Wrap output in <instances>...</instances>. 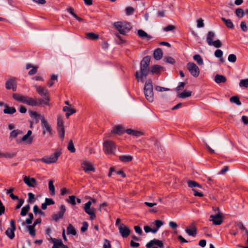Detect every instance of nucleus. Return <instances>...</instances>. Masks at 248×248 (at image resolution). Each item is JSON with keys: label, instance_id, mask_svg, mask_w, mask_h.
<instances>
[{"label": "nucleus", "instance_id": "1", "mask_svg": "<svg viewBox=\"0 0 248 248\" xmlns=\"http://www.w3.org/2000/svg\"><path fill=\"white\" fill-rule=\"evenodd\" d=\"M151 57L149 56L143 58L140 63V72L136 71L135 76L138 81L144 82L143 78H146L149 71L148 67L150 64Z\"/></svg>", "mask_w": 248, "mask_h": 248}, {"label": "nucleus", "instance_id": "2", "mask_svg": "<svg viewBox=\"0 0 248 248\" xmlns=\"http://www.w3.org/2000/svg\"><path fill=\"white\" fill-rule=\"evenodd\" d=\"M113 26L120 34L123 35H125L132 29L130 23L127 22H116L114 23Z\"/></svg>", "mask_w": 248, "mask_h": 248}, {"label": "nucleus", "instance_id": "3", "mask_svg": "<svg viewBox=\"0 0 248 248\" xmlns=\"http://www.w3.org/2000/svg\"><path fill=\"white\" fill-rule=\"evenodd\" d=\"M144 93L146 99L150 102L154 101L153 83L151 79H148L145 83Z\"/></svg>", "mask_w": 248, "mask_h": 248}, {"label": "nucleus", "instance_id": "4", "mask_svg": "<svg viewBox=\"0 0 248 248\" xmlns=\"http://www.w3.org/2000/svg\"><path fill=\"white\" fill-rule=\"evenodd\" d=\"M215 36V33L212 31H209L207 34L206 42L209 46H213L216 48L220 47L222 44L218 39L213 41V39Z\"/></svg>", "mask_w": 248, "mask_h": 248}, {"label": "nucleus", "instance_id": "5", "mask_svg": "<svg viewBox=\"0 0 248 248\" xmlns=\"http://www.w3.org/2000/svg\"><path fill=\"white\" fill-rule=\"evenodd\" d=\"M103 150L106 154H115L116 148L115 143L111 140H106L103 143Z\"/></svg>", "mask_w": 248, "mask_h": 248}, {"label": "nucleus", "instance_id": "6", "mask_svg": "<svg viewBox=\"0 0 248 248\" xmlns=\"http://www.w3.org/2000/svg\"><path fill=\"white\" fill-rule=\"evenodd\" d=\"M23 103L27 104L31 106H36L42 104L48 105V103L42 99H40L38 100V101H37L35 99L27 96H25Z\"/></svg>", "mask_w": 248, "mask_h": 248}, {"label": "nucleus", "instance_id": "7", "mask_svg": "<svg viewBox=\"0 0 248 248\" xmlns=\"http://www.w3.org/2000/svg\"><path fill=\"white\" fill-rule=\"evenodd\" d=\"M61 154V152L57 151L54 154L51 155L49 156H45L44 157L40 158V161L46 164H51L56 162L58 157Z\"/></svg>", "mask_w": 248, "mask_h": 248}, {"label": "nucleus", "instance_id": "8", "mask_svg": "<svg viewBox=\"0 0 248 248\" xmlns=\"http://www.w3.org/2000/svg\"><path fill=\"white\" fill-rule=\"evenodd\" d=\"M92 202L91 201L87 202L83 207V209L86 214L89 215L92 220L94 219L95 217V209L93 207H91Z\"/></svg>", "mask_w": 248, "mask_h": 248}, {"label": "nucleus", "instance_id": "9", "mask_svg": "<svg viewBox=\"0 0 248 248\" xmlns=\"http://www.w3.org/2000/svg\"><path fill=\"white\" fill-rule=\"evenodd\" d=\"M42 128L43 129V134L45 135L47 132L50 136L52 135V129L44 117H41Z\"/></svg>", "mask_w": 248, "mask_h": 248}, {"label": "nucleus", "instance_id": "10", "mask_svg": "<svg viewBox=\"0 0 248 248\" xmlns=\"http://www.w3.org/2000/svg\"><path fill=\"white\" fill-rule=\"evenodd\" d=\"M186 68L190 74L195 78H197L200 74V69L198 66L193 62H188Z\"/></svg>", "mask_w": 248, "mask_h": 248}, {"label": "nucleus", "instance_id": "11", "mask_svg": "<svg viewBox=\"0 0 248 248\" xmlns=\"http://www.w3.org/2000/svg\"><path fill=\"white\" fill-rule=\"evenodd\" d=\"M35 88L37 93L44 98L43 100H44L48 103L49 98L48 95V93L47 90L42 86H35Z\"/></svg>", "mask_w": 248, "mask_h": 248}, {"label": "nucleus", "instance_id": "12", "mask_svg": "<svg viewBox=\"0 0 248 248\" xmlns=\"http://www.w3.org/2000/svg\"><path fill=\"white\" fill-rule=\"evenodd\" d=\"M16 227L14 220H10V227L8 228L5 232L6 235L11 239L15 237V231Z\"/></svg>", "mask_w": 248, "mask_h": 248}, {"label": "nucleus", "instance_id": "13", "mask_svg": "<svg viewBox=\"0 0 248 248\" xmlns=\"http://www.w3.org/2000/svg\"><path fill=\"white\" fill-rule=\"evenodd\" d=\"M210 220L216 225H219L223 222V217L221 213L218 212L215 215H212L210 217Z\"/></svg>", "mask_w": 248, "mask_h": 248}, {"label": "nucleus", "instance_id": "14", "mask_svg": "<svg viewBox=\"0 0 248 248\" xmlns=\"http://www.w3.org/2000/svg\"><path fill=\"white\" fill-rule=\"evenodd\" d=\"M119 232L124 238L127 237L130 233V230L128 227L124 224H121L119 226Z\"/></svg>", "mask_w": 248, "mask_h": 248}, {"label": "nucleus", "instance_id": "15", "mask_svg": "<svg viewBox=\"0 0 248 248\" xmlns=\"http://www.w3.org/2000/svg\"><path fill=\"white\" fill-rule=\"evenodd\" d=\"M5 87L7 90L12 89L13 91H16V82L13 78L8 79L5 83Z\"/></svg>", "mask_w": 248, "mask_h": 248}, {"label": "nucleus", "instance_id": "16", "mask_svg": "<svg viewBox=\"0 0 248 248\" xmlns=\"http://www.w3.org/2000/svg\"><path fill=\"white\" fill-rule=\"evenodd\" d=\"M61 211L57 214L53 215L52 217L55 221H58L59 219L62 218L63 215L66 211V208L64 205H62L60 207Z\"/></svg>", "mask_w": 248, "mask_h": 248}, {"label": "nucleus", "instance_id": "17", "mask_svg": "<svg viewBox=\"0 0 248 248\" xmlns=\"http://www.w3.org/2000/svg\"><path fill=\"white\" fill-rule=\"evenodd\" d=\"M23 180L24 183L30 187H34L37 185L36 181L34 178H30L29 176H25Z\"/></svg>", "mask_w": 248, "mask_h": 248}, {"label": "nucleus", "instance_id": "18", "mask_svg": "<svg viewBox=\"0 0 248 248\" xmlns=\"http://www.w3.org/2000/svg\"><path fill=\"white\" fill-rule=\"evenodd\" d=\"M154 245H157L160 248H163V242L157 239H153L149 241L146 245L147 248H151Z\"/></svg>", "mask_w": 248, "mask_h": 248}, {"label": "nucleus", "instance_id": "19", "mask_svg": "<svg viewBox=\"0 0 248 248\" xmlns=\"http://www.w3.org/2000/svg\"><path fill=\"white\" fill-rule=\"evenodd\" d=\"M50 241L53 244L52 248H62L64 244L60 239H56L50 237Z\"/></svg>", "mask_w": 248, "mask_h": 248}, {"label": "nucleus", "instance_id": "20", "mask_svg": "<svg viewBox=\"0 0 248 248\" xmlns=\"http://www.w3.org/2000/svg\"><path fill=\"white\" fill-rule=\"evenodd\" d=\"M82 168L85 172L90 171H94L95 169L93 166L89 162L84 161L81 164Z\"/></svg>", "mask_w": 248, "mask_h": 248}, {"label": "nucleus", "instance_id": "21", "mask_svg": "<svg viewBox=\"0 0 248 248\" xmlns=\"http://www.w3.org/2000/svg\"><path fill=\"white\" fill-rule=\"evenodd\" d=\"M137 34L140 38L142 39H146L147 40H149L152 38L151 36L148 35L142 30H139L138 31Z\"/></svg>", "mask_w": 248, "mask_h": 248}, {"label": "nucleus", "instance_id": "22", "mask_svg": "<svg viewBox=\"0 0 248 248\" xmlns=\"http://www.w3.org/2000/svg\"><path fill=\"white\" fill-rule=\"evenodd\" d=\"M5 108L3 112L5 114H13L16 112V109L14 107H9L7 105H4Z\"/></svg>", "mask_w": 248, "mask_h": 248}, {"label": "nucleus", "instance_id": "23", "mask_svg": "<svg viewBox=\"0 0 248 248\" xmlns=\"http://www.w3.org/2000/svg\"><path fill=\"white\" fill-rule=\"evenodd\" d=\"M63 110L66 112V116L67 118H68L71 115L76 112L75 109L67 106H65L63 108Z\"/></svg>", "mask_w": 248, "mask_h": 248}, {"label": "nucleus", "instance_id": "24", "mask_svg": "<svg viewBox=\"0 0 248 248\" xmlns=\"http://www.w3.org/2000/svg\"><path fill=\"white\" fill-rule=\"evenodd\" d=\"M162 56L163 53L161 49L157 48L154 51V57L156 60H160L162 58Z\"/></svg>", "mask_w": 248, "mask_h": 248}, {"label": "nucleus", "instance_id": "25", "mask_svg": "<svg viewBox=\"0 0 248 248\" xmlns=\"http://www.w3.org/2000/svg\"><path fill=\"white\" fill-rule=\"evenodd\" d=\"M29 113L30 114V116L31 118H33L34 119H35L36 123H37L38 122L39 119H40L41 120V117H44V116H42L40 114H38L36 111H29Z\"/></svg>", "mask_w": 248, "mask_h": 248}, {"label": "nucleus", "instance_id": "26", "mask_svg": "<svg viewBox=\"0 0 248 248\" xmlns=\"http://www.w3.org/2000/svg\"><path fill=\"white\" fill-rule=\"evenodd\" d=\"M215 81L217 84L224 83L226 81V78L223 75H217L215 77Z\"/></svg>", "mask_w": 248, "mask_h": 248}, {"label": "nucleus", "instance_id": "27", "mask_svg": "<svg viewBox=\"0 0 248 248\" xmlns=\"http://www.w3.org/2000/svg\"><path fill=\"white\" fill-rule=\"evenodd\" d=\"M221 20L223 21L226 27L229 29H233L234 27V25L231 20L227 19L224 17H221Z\"/></svg>", "mask_w": 248, "mask_h": 248}, {"label": "nucleus", "instance_id": "28", "mask_svg": "<svg viewBox=\"0 0 248 248\" xmlns=\"http://www.w3.org/2000/svg\"><path fill=\"white\" fill-rule=\"evenodd\" d=\"M67 234L68 235H76L77 231L72 224H69L67 228Z\"/></svg>", "mask_w": 248, "mask_h": 248}, {"label": "nucleus", "instance_id": "29", "mask_svg": "<svg viewBox=\"0 0 248 248\" xmlns=\"http://www.w3.org/2000/svg\"><path fill=\"white\" fill-rule=\"evenodd\" d=\"M54 181L52 180H50L48 182V188L49 192L51 195L54 196L55 194V187L53 185Z\"/></svg>", "mask_w": 248, "mask_h": 248}, {"label": "nucleus", "instance_id": "30", "mask_svg": "<svg viewBox=\"0 0 248 248\" xmlns=\"http://www.w3.org/2000/svg\"><path fill=\"white\" fill-rule=\"evenodd\" d=\"M125 132L129 135L135 136L136 137H139L142 135V133L141 132L135 131L132 129H127L126 130Z\"/></svg>", "mask_w": 248, "mask_h": 248}, {"label": "nucleus", "instance_id": "31", "mask_svg": "<svg viewBox=\"0 0 248 248\" xmlns=\"http://www.w3.org/2000/svg\"><path fill=\"white\" fill-rule=\"evenodd\" d=\"M124 132V128L121 125L116 126L112 130V132L113 133L121 135Z\"/></svg>", "mask_w": 248, "mask_h": 248}, {"label": "nucleus", "instance_id": "32", "mask_svg": "<svg viewBox=\"0 0 248 248\" xmlns=\"http://www.w3.org/2000/svg\"><path fill=\"white\" fill-rule=\"evenodd\" d=\"M162 67L158 65H155L151 67L150 72L152 74H157L160 72Z\"/></svg>", "mask_w": 248, "mask_h": 248}, {"label": "nucleus", "instance_id": "33", "mask_svg": "<svg viewBox=\"0 0 248 248\" xmlns=\"http://www.w3.org/2000/svg\"><path fill=\"white\" fill-rule=\"evenodd\" d=\"M185 231L189 236H195L197 234V230L195 227H193L192 229L187 228Z\"/></svg>", "mask_w": 248, "mask_h": 248}, {"label": "nucleus", "instance_id": "34", "mask_svg": "<svg viewBox=\"0 0 248 248\" xmlns=\"http://www.w3.org/2000/svg\"><path fill=\"white\" fill-rule=\"evenodd\" d=\"M86 37L90 40H96L99 38V35L93 32H88L86 33Z\"/></svg>", "mask_w": 248, "mask_h": 248}, {"label": "nucleus", "instance_id": "35", "mask_svg": "<svg viewBox=\"0 0 248 248\" xmlns=\"http://www.w3.org/2000/svg\"><path fill=\"white\" fill-rule=\"evenodd\" d=\"M26 96H23L18 93H14L13 94V98L19 102L23 103Z\"/></svg>", "mask_w": 248, "mask_h": 248}, {"label": "nucleus", "instance_id": "36", "mask_svg": "<svg viewBox=\"0 0 248 248\" xmlns=\"http://www.w3.org/2000/svg\"><path fill=\"white\" fill-rule=\"evenodd\" d=\"M193 59L195 61L198 65H202L203 64V60L201 56L199 54L195 55L193 56Z\"/></svg>", "mask_w": 248, "mask_h": 248}, {"label": "nucleus", "instance_id": "37", "mask_svg": "<svg viewBox=\"0 0 248 248\" xmlns=\"http://www.w3.org/2000/svg\"><path fill=\"white\" fill-rule=\"evenodd\" d=\"M192 92L191 91H184L180 93L178 96L180 98H185L191 95Z\"/></svg>", "mask_w": 248, "mask_h": 248}, {"label": "nucleus", "instance_id": "38", "mask_svg": "<svg viewBox=\"0 0 248 248\" xmlns=\"http://www.w3.org/2000/svg\"><path fill=\"white\" fill-rule=\"evenodd\" d=\"M235 13L236 14V16L239 18H242L245 15V12H244V10L242 8H238L236 9L235 10Z\"/></svg>", "mask_w": 248, "mask_h": 248}, {"label": "nucleus", "instance_id": "39", "mask_svg": "<svg viewBox=\"0 0 248 248\" xmlns=\"http://www.w3.org/2000/svg\"><path fill=\"white\" fill-rule=\"evenodd\" d=\"M119 159L124 162H128L132 160V157L130 155H122L119 156Z\"/></svg>", "mask_w": 248, "mask_h": 248}, {"label": "nucleus", "instance_id": "40", "mask_svg": "<svg viewBox=\"0 0 248 248\" xmlns=\"http://www.w3.org/2000/svg\"><path fill=\"white\" fill-rule=\"evenodd\" d=\"M230 101L231 102L234 103L238 106H240L241 105V102L237 96H232L230 98Z\"/></svg>", "mask_w": 248, "mask_h": 248}, {"label": "nucleus", "instance_id": "41", "mask_svg": "<svg viewBox=\"0 0 248 248\" xmlns=\"http://www.w3.org/2000/svg\"><path fill=\"white\" fill-rule=\"evenodd\" d=\"M30 208V206L29 204H27V205H25V206H24L21 209L20 215L22 216H26L27 215V214L28 213V212H29Z\"/></svg>", "mask_w": 248, "mask_h": 248}, {"label": "nucleus", "instance_id": "42", "mask_svg": "<svg viewBox=\"0 0 248 248\" xmlns=\"http://www.w3.org/2000/svg\"><path fill=\"white\" fill-rule=\"evenodd\" d=\"M187 185L189 187L191 188L195 187H202V186L199 184L194 181H188L187 182Z\"/></svg>", "mask_w": 248, "mask_h": 248}, {"label": "nucleus", "instance_id": "43", "mask_svg": "<svg viewBox=\"0 0 248 248\" xmlns=\"http://www.w3.org/2000/svg\"><path fill=\"white\" fill-rule=\"evenodd\" d=\"M35 226L33 225H29L27 226V229L29 231L30 234L31 236H34L35 235Z\"/></svg>", "mask_w": 248, "mask_h": 248}, {"label": "nucleus", "instance_id": "44", "mask_svg": "<svg viewBox=\"0 0 248 248\" xmlns=\"http://www.w3.org/2000/svg\"><path fill=\"white\" fill-rule=\"evenodd\" d=\"M240 87L248 88V78L241 79L239 82Z\"/></svg>", "mask_w": 248, "mask_h": 248}, {"label": "nucleus", "instance_id": "45", "mask_svg": "<svg viewBox=\"0 0 248 248\" xmlns=\"http://www.w3.org/2000/svg\"><path fill=\"white\" fill-rule=\"evenodd\" d=\"M69 151H70L71 153H75L76 151V149L75 148L74 144L72 140H70L68 143V146L67 147Z\"/></svg>", "mask_w": 248, "mask_h": 248}, {"label": "nucleus", "instance_id": "46", "mask_svg": "<svg viewBox=\"0 0 248 248\" xmlns=\"http://www.w3.org/2000/svg\"><path fill=\"white\" fill-rule=\"evenodd\" d=\"M58 131L60 136V138L62 140L64 137V127L58 128Z\"/></svg>", "mask_w": 248, "mask_h": 248}, {"label": "nucleus", "instance_id": "47", "mask_svg": "<svg viewBox=\"0 0 248 248\" xmlns=\"http://www.w3.org/2000/svg\"><path fill=\"white\" fill-rule=\"evenodd\" d=\"M21 140L23 141H27L28 143H31L32 142V138H30L29 136L26 134L23 136Z\"/></svg>", "mask_w": 248, "mask_h": 248}, {"label": "nucleus", "instance_id": "48", "mask_svg": "<svg viewBox=\"0 0 248 248\" xmlns=\"http://www.w3.org/2000/svg\"><path fill=\"white\" fill-rule=\"evenodd\" d=\"M67 202L72 205H75L76 204V197L73 195L69 196V200L67 201Z\"/></svg>", "mask_w": 248, "mask_h": 248}, {"label": "nucleus", "instance_id": "49", "mask_svg": "<svg viewBox=\"0 0 248 248\" xmlns=\"http://www.w3.org/2000/svg\"><path fill=\"white\" fill-rule=\"evenodd\" d=\"M164 61L166 62L169 63H170V64H173L175 62V60L173 58H172L171 57H165L164 59Z\"/></svg>", "mask_w": 248, "mask_h": 248}, {"label": "nucleus", "instance_id": "50", "mask_svg": "<svg viewBox=\"0 0 248 248\" xmlns=\"http://www.w3.org/2000/svg\"><path fill=\"white\" fill-rule=\"evenodd\" d=\"M134 12V9L132 7H127L125 8V13L128 16L132 15Z\"/></svg>", "mask_w": 248, "mask_h": 248}, {"label": "nucleus", "instance_id": "51", "mask_svg": "<svg viewBox=\"0 0 248 248\" xmlns=\"http://www.w3.org/2000/svg\"><path fill=\"white\" fill-rule=\"evenodd\" d=\"M33 219V215L32 213H30L28 215V218L26 219V223L27 224H31L32 223V219Z\"/></svg>", "mask_w": 248, "mask_h": 248}, {"label": "nucleus", "instance_id": "52", "mask_svg": "<svg viewBox=\"0 0 248 248\" xmlns=\"http://www.w3.org/2000/svg\"><path fill=\"white\" fill-rule=\"evenodd\" d=\"M214 54L216 57L220 58L223 55V52L220 49H217L215 51Z\"/></svg>", "mask_w": 248, "mask_h": 248}, {"label": "nucleus", "instance_id": "53", "mask_svg": "<svg viewBox=\"0 0 248 248\" xmlns=\"http://www.w3.org/2000/svg\"><path fill=\"white\" fill-rule=\"evenodd\" d=\"M228 60L230 62H234L236 61V57L234 54H230L228 56Z\"/></svg>", "mask_w": 248, "mask_h": 248}, {"label": "nucleus", "instance_id": "54", "mask_svg": "<svg viewBox=\"0 0 248 248\" xmlns=\"http://www.w3.org/2000/svg\"><path fill=\"white\" fill-rule=\"evenodd\" d=\"M63 127V120L62 117H59L57 118V128Z\"/></svg>", "mask_w": 248, "mask_h": 248}, {"label": "nucleus", "instance_id": "55", "mask_svg": "<svg viewBox=\"0 0 248 248\" xmlns=\"http://www.w3.org/2000/svg\"><path fill=\"white\" fill-rule=\"evenodd\" d=\"M103 248H111L110 241L107 239H104Z\"/></svg>", "mask_w": 248, "mask_h": 248}, {"label": "nucleus", "instance_id": "56", "mask_svg": "<svg viewBox=\"0 0 248 248\" xmlns=\"http://www.w3.org/2000/svg\"><path fill=\"white\" fill-rule=\"evenodd\" d=\"M28 195L29 197L28 202L30 203L33 202H34L33 200L35 199L34 195L31 192H30L28 193Z\"/></svg>", "mask_w": 248, "mask_h": 248}, {"label": "nucleus", "instance_id": "57", "mask_svg": "<svg viewBox=\"0 0 248 248\" xmlns=\"http://www.w3.org/2000/svg\"><path fill=\"white\" fill-rule=\"evenodd\" d=\"M19 132H20V131H18L17 130H14L10 133V137L13 138H16L17 137V135L19 133Z\"/></svg>", "mask_w": 248, "mask_h": 248}, {"label": "nucleus", "instance_id": "58", "mask_svg": "<svg viewBox=\"0 0 248 248\" xmlns=\"http://www.w3.org/2000/svg\"><path fill=\"white\" fill-rule=\"evenodd\" d=\"M88 228V223L87 222L84 221L83 223L82 226L81 228V231L82 232H85L86 231Z\"/></svg>", "mask_w": 248, "mask_h": 248}, {"label": "nucleus", "instance_id": "59", "mask_svg": "<svg viewBox=\"0 0 248 248\" xmlns=\"http://www.w3.org/2000/svg\"><path fill=\"white\" fill-rule=\"evenodd\" d=\"M45 202L46 203L47 205H51L55 203V202L53 199L47 198H46L45 199Z\"/></svg>", "mask_w": 248, "mask_h": 248}, {"label": "nucleus", "instance_id": "60", "mask_svg": "<svg viewBox=\"0 0 248 248\" xmlns=\"http://www.w3.org/2000/svg\"><path fill=\"white\" fill-rule=\"evenodd\" d=\"M37 66H33L32 67V69L29 71L28 74L29 75H33L36 74L37 72Z\"/></svg>", "mask_w": 248, "mask_h": 248}, {"label": "nucleus", "instance_id": "61", "mask_svg": "<svg viewBox=\"0 0 248 248\" xmlns=\"http://www.w3.org/2000/svg\"><path fill=\"white\" fill-rule=\"evenodd\" d=\"M155 89L157 91L160 92H162L163 91H167L170 90V89H169V88L162 87H160L159 86H156Z\"/></svg>", "mask_w": 248, "mask_h": 248}, {"label": "nucleus", "instance_id": "62", "mask_svg": "<svg viewBox=\"0 0 248 248\" xmlns=\"http://www.w3.org/2000/svg\"><path fill=\"white\" fill-rule=\"evenodd\" d=\"M240 27L242 31H246L248 30V27L246 23L244 21H242L240 24Z\"/></svg>", "mask_w": 248, "mask_h": 248}, {"label": "nucleus", "instance_id": "63", "mask_svg": "<svg viewBox=\"0 0 248 248\" xmlns=\"http://www.w3.org/2000/svg\"><path fill=\"white\" fill-rule=\"evenodd\" d=\"M204 27L203 20L202 18H199L197 20V27L202 28Z\"/></svg>", "mask_w": 248, "mask_h": 248}, {"label": "nucleus", "instance_id": "64", "mask_svg": "<svg viewBox=\"0 0 248 248\" xmlns=\"http://www.w3.org/2000/svg\"><path fill=\"white\" fill-rule=\"evenodd\" d=\"M175 29V26L172 25H168L164 28V31H170Z\"/></svg>", "mask_w": 248, "mask_h": 248}]
</instances>
